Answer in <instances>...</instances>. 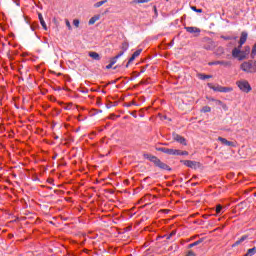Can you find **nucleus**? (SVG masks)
<instances>
[{"label":"nucleus","mask_w":256,"mask_h":256,"mask_svg":"<svg viewBox=\"0 0 256 256\" xmlns=\"http://www.w3.org/2000/svg\"><path fill=\"white\" fill-rule=\"evenodd\" d=\"M144 157H146V159H149V161L154 163L155 167H159V169H163L164 171H171V167L163 163L161 159L157 158L156 156L145 154Z\"/></svg>","instance_id":"f257e3e1"},{"label":"nucleus","mask_w":256,"mask_h":256,"mask_svg":"<svg viewBox=\"0 0 256 256\" xmlns=\"http://www.w3.org/2000/svg\"><path fill=\"white\" fill-rule=\"evenodd\" d=\"M240 69L245 73H256V61L250 60L247 62H243L240 65Z\"/></svg>","instance_id":"f03ea898"},{"label":"nucleus","mask_w":256,"mask_h":256,"mask_svg":"<svg viewBox=\"0 0 256 256\" xmlns=\"http://www.w3.org/2000/svg\"><path fill=\"white\" fill-rule=\"evenodd\" d=\"M236 85L239 87L240 91H243V93H250L252 89L251 84H249V81L247 80L237 81Z\"/></svg>","instance_id":"7ed1b4c3"},{"label":"nucleus","mask_w":256,"mask_h":256,"mask_svg":"<svg viewBox=\"0 0 256 256\" xmlns=\"http://www.w3.org/2000/svg\"><path fill=\"white\" fill-rule=\"evenodd\" d=\"M173 140L176 141V143H180V145L187 146V139L185 137L177 134L176 132L172 133Z\"/></svg>","instance_id":"20e7f679"},{"label":"nucleus","mask_w":256,"mask_h":256,"mask_svg":"<svg viewBox=\"0 0 256 256\" xmlns=\"http://www.w3.org/2000/svg\"><path fill=\"white\" fill-rule=\"evenodd\" d=\"M180 163H183L186 167H189L190 169H197V165L199 163L197 161H191V160H181Z\"/></svg>","instance_id":"39448f33"},{"label":"nucleus","mask_w":256,"mask_h":256,"mask_svg":"<svg viewBox=\"0 0 256 256\" xmlns=\"http://www.w3.org/2000/svg\"><path fill=\"white\" fill-rule=\"evenodd\" d=\"M157 151H161V153H165L166 155H175V149L157 147Z\"/></svg>","instance_id":"423d86ee"},{"label":"nucleus","mask_w":256,"mask_h":256,"mask_svg":"<svg viewBox=\"0 0 256 256\" xmlns=\"http://www.w3.org/2000/svg\"><path fill=\"white\" fill-rule=\"evenodd\" d=\"M208 65H223L224 67H231V61H214L209 62Z\"/></svg>","instance_id":"0eeeda50"},{"label":"nucleus","mask_w":256,"mask_h":256,"mask_svg":"<svg viewBox=\"0 0 256 256\" xmlns=\"http://www.w3.org/2000/svg\"><path fill=\"white\" fill-rule=\"evenodd\" d=\"M218 141H220L222 145H226L227 147H235V143L228 141L223 137H218Z\"/></svg>","instance_id":"6e6552de"},{"label":"nucleus","mask_w":256,"mask_h":256,"mask_svg":"<svg viewBox=\"0 0 256 256\" xmlns=\"http://www.w3.org/2000/svg\"><path fill=\"white\" fill-rule=\"evenodd\" d=\"M246 42H247V32H242L239 40V45H240L239 49H241V47H243V45H245Z\"/></svg>","instance_id":"1a4fd4ad"},{"label":"nucleus","mask_w":256,"mask_h":256,"mask_svg":"<svg viewBox=\"0 0 256 256\" xmlns=\"http://www.w3.org/2000/svg\"><path fill=\"white\" fill-rule=\"evenodd\" d=\"M185 30L187 33L195 34V33H201V29L197 27H185Z\"/></svg>","instance_id":"9d476101"},{"label":"nucleus","mask_w":256,"mask_h":256,"mask_svg":"<svg viewBox=\"0 0 256 256\" xmlns=\"http://www.w3.org/2000/svg\"><path fill=\"white\" fill-rule=\"evenodd\" d=\"M89 57L94 59V61H101V56L97 52H89Z\"/></svg>","instance_id":"9b49d317"},{"label":"nucleus","mask_w":256,"mask_h":256,"mask_svg":"<svg viewBox=\"0 0 256 256\" xmlns=\"http://www.w3.org/2000/svg\"><path fill=\"white\" fill-rule=\"evenodd\" d=\"M247 239H249L248 235H244L242 236L238 241H236L232 247H237V245H241V243H243V241H247Z\"/></svg>","instance_id":"f8f14e48"},{"label":"nucleus","mask_w":256,"mask_h":256,"mask_svg":"<svg viewBox=\"0 0 256 256\" xmlns=\"http://www.w3.org/2000/svg\"><path fill=\"white\" fill-rule=\"evenodd\" d=\"M99 19H101V16H100V15H95V16H93V17L89 20L88 24H89V25H95V22H96V21H99Z\"/></svg>","instance_id":"ddd939ff"},{"label":"nucleus","mask_w":256,"mask_h":256,"mask_svg":"<svg viewBox=\"0 0 256 256\" xmlns=\"http://www.w3.org/2000/svg\"><path fill=\"white\" fill-rule=\"evenodd\" d=\"M38 17H39V21H40L43 29H45V31H47V24L45 23V20L43 19V15L41 13H39Z\"/></svg>","instance_id":"4468645a"},{"label":"nucleus","mask_w":256,"mask_h":256,"mask_svg":"<svg viewBox=\"0 0 256 256\" xmlns=\"http://www.w3.org/2000/svg\"><path fill=\"white\" fill-rule=\"evenodd\" d=\"M240 53H241V50L239 48H234L232 50V57H234L235 59H239Z\"/></svg>","instance_id":"2eb2a0df"},{"label":"nucleus","mask_w":256,"mask_h":256,"mask_svg":"<svg viewBox=\"0 0 256 256\" xmlns=\"http://www.w3.org/2000/svg\"><path fill=\"white\" fill-rule=\"evenodd\" d=\"M123 52H119L115 57L110 59V63L111 65H115V63H117V59H119V57H122Z\"/></svg>","instance_id":"dca6fc26"},{"label":"nucleus","mask_w":256,"mask_h":256,"mask_svg":"<svg viewBox=\"0 0 256 256\" xmlns=\"http://www.w3.org/2000/svg\"><path fill=\"white\" fill-rule=\"evenodd\" d=\"M121 49H122V51H120V53H125V51H127V49H129V42H127V41H124L123 43H122V45H121Z\"/></svg>","instance_id":"f3484780"},{"label":"nucleus","mask_w":256,"mask_h":256,"mask_svg":"<svg viewBox=\"0 0 256 256\" xmlns=\"http://www.w3.org/2000/svg\"><path fill=\"white\" fill-rule=\"evenodd\" d=\"M201 243H203V238L197 240L196 242L189 244L188 245V249H192V247H197V245H201Z\"/></svg>","instance_id":"a211bd4d"},{"label":"nucleus","mask_w":256,"mask_h":256,"mask_svg":"<svg viewBox=\"0 0 256 256\" xmlns=\"http://www.w3.org/2000/svg\"><path fill=\"white\" fill-rule=\"evenodd\" d=\"M256 253V247L250 248L247 250V253L244 256H253Z\"/></svg>","instance_id":"6ab92c4d"},{"label":"nucleus","mask_w":256,"mask_h":256,"mask_svg":"<svg viewBox=\"0 0 256 256\" xmlns=\"http://www.w3.org/2000/svg\"><path fill=\"white\" fill-rule=\"evenodd\" d=\"M208 87H209L210 89H213V91H218L219 93H221V87H222V86H213V84L208 83Z\"/></svg>","instance_id":"aec40b11"},{"label":"nucleus","mask_w":256,"mask_h":256,"mask_svg":"<svg viewBox=\"0 0 256 256\" xmlns=\"http://www.w3.org/2000/svg\"><path fill=\"white\" fill-rule=\"evenodd\" d=\"M174 235H177V231H172L170 234H166L163 236V239H171V237H174Z\"/></svg>","instance_id":"412c9836"},{"label":"nucleus","mask_w":256,"mask_h":256,"mask_svg":"<svg viewBox=\"0 0 256 256\" xmlns=\"http://www.w3.org/2000/svg\"><path fill=\"white\" fill-rule=\"evenodd\" d=\"M229 91H233V89L229 87H223V86H221L220 88V93H229Z\"/></svg>","instance_id":"4be33fe9"},{"label":"nucleus","mask_w":256,"mask_h":256,"mask_svg":"<svg viewBox=\"0 0 256 256\" xmlns=\"http://www.w3.org/2000/svg\"><path fill=\"white\" fill-rule=\"evenodd\" d=\"M105 3H107V0H103V1L97 2V3L94 4V7L99 8L102 5H105Z\"/></svg>","instance_id":"5701e85b"},{"label":"nucleus","mask_w":256,"mask_h":256,"mask_svg":"<svg viewBox=\"0 0 256 256\" xmlns=\"http://www.w3.org/2000/svg\"><path fill=\"white\" fill-rule=\"evenodd\" d=\"M246 57L247 56H246L245 52L240 51V54L238 56L239 61H243V59H245Z\"/></svg>","instance_id":"b1692460"},{"label":"nucleus","mask_w":256,"mask_h":256,"mask_svg":"<svg viewBox=\"0 0 256 256\" xmlns=\"http://www.w3.org/2000/svg\"><path fill=\"white\" fill-rule=\"evenodd\" d=\"M141 51H143V50H142V49L136 50V51L132 54V56H134V58L137 59V57H139V56L141 55Z\"/></svg>","instance_id":"393cba45"},{"label":"nucleus","mask_w":256,"mask_h":256,"mask_svg":"<svg viewBox=\"0 0 256 256\" xmlns=\"http://www.w3.org/2000/svg\"><path fill=\"white\" fill-rule=\"evenodd\" d=\"M202 112H203V113H211V107H209V106H204V107L202 108Z\"/></svg>","instance_id":"a878e982"},{"label":"nucleus","mask_w":256,"mask_h":256,"mask_svg":"<svg viewBox=\"0 0 256 256\" xmlns=\"http://www.w3.org/2000/svg\"><path fill=\"white\" fill-rule=\"evenodd\" d=\"M222 210H223V206H221V204H218L216 206V214L219 215V213H221Z\"/></svg>","instance_id":"bb28decb"},{"label":"nucleus","mask_w":256,"mask_h":256,"mask_svg":"<svg viewBox=\"0 0 256 256\" xmlns=\"http://www.w3.org/2000/svg\"><path fill=\"white\" fill-rule=\"evenodd\" d=\"M134 59H136V58H135V56L132 55V56L129 58L127 64H126V68L129 67V65H131V63H133Z\"/></svg>","instance_id":"cd10ccee"},{"label":"nucleus","mask_w":256,"mask_h":256,"mask_svg":"<svg viewBox=\"0 0 256 256\" xmlns=\"http://www.w3.org/2000/svg\"><path fill=\"white\" fill-rule=\"evenodd\" d=\"M211 75H205V74H201L200 75V79H202L203 81H205V79H211Z\"/></svg>","instance_id":"c85d7f7f"},{"label":"nucleus","mask_w":256,"mask_h":256,"mask_svg":"<svg viewBox=\"0 0 256 256\" xmlns=\"http://www.w3.org/2000/svg\"><path fill=\"white\" fill-rule=\"evenodd\" d=\"M192 11H195L196 13H203V9H197V7L192 6L191 7Z\"/></svg>","instance_id":"c756f323"},{"label":"nucleus","mask_w":256,"mask_h":256,"mask_svg":"<svg viewBox=\"0 0 256 256\" xmlns=\"http://www.w3.org/2000/svg\"><path fill=\"white\" fill-rule=\"evenodd\" d=\"M151 0H133V3H149Z\"/></svg>","instance_id":"7c9ffc66"},{"label":"nucleus","mask_w":256,"mask_h":256,"mask_svg":"<svg viewBox=\"0 0 256 256\" xmlns=\"http://www.w3.org/2000/svg\"><path fill=\"white\" fill-rule=\"evenodd\" d=\"M73 25H74V27H79V19H74Z\"/></svg>","instance_id":"2f4dec72"},{"label":"nucleus","mask_w":256,"mask_h":256,"mask_svg":"<svg viewBox=\"0 0 256 256\" xmlns=\"http://www.w3.org/2000/svg\"><path fill=\"white\" fill-rule=\"evenodd\" d=\"M222 39H224L225 41H231V39H233L231 36H222Z\"/></svg>","instance_id":"473e14b6"},{"label":"nucleus","mask_w":256,"mask_h":256,"mask_svg":"<svg viewBox=\"0 0 256 256\" xmlns=\"http://www.w3.org/2000/svg\"><path fill=\"white\" fill-rule=\"evenodd\" d=\"M182 151L181 150H178V149H174V155H181Z\"/></svg>","instance_id":"72a5a7b5"},{"label":"nucleus","mask_w":256,"mask_h":256,"mask_svg":"<svg viewBox=\"0 0 256 256\" xmlns=\"http://www.w3.org/2000/svg\"><path fill=\"white\" fill-rule=\"evenodd\" d=\"M66 26L68 27L69 31H71L72 29L71 22H69L67 19H66Z\"/></svg>","instance_id":"f704fd0d"},{"label":"nucleus","mask_w":256,"mask_h":256,"mask_svg":"<svg viewBox=\"0 0 256 256\" xmlns=\"http://www.w3.org/2000/svg\"><path fill=\"white\" fill-rule=\"evenodd\" d=\"M186 256H195V252L194 251H189Z\"/></svg>","instance_id":"c9c22d12"},{"label":"nucleus","mask_w":256,"mask_h":256,"mask_svg":"<svg viewBox=\"0 0 256 256\" xmlns=\"http://www.w3.org/2000/svg\"><path fill=\"white\" fill-rule=\"evenodd\" d=\"M113 68V64H111V62L106 66V69H112Z\"/></svg>","instance_id":"e433bc0d"},{"label":"nucleus","mask_w":256,"mask_h":256,"mask_svg":"<svg viewBox=\"0 0 256 256\" xmlns=\"http://www.w3.org/2000/svg\"><path fill=\"white\" fill-rule=\"evenodd\" d=\"M223 51H224L223 48H221V47L218 48V53H219V55H221V53H223Z\"/></svg>","instance_id":"4c0bfd02"},{"label":"nucleus","mask_w":256,"mask_h":256,"mask_svg":"<svg viewBox=\"0 0 256 256\" xmlns=\"http://www.w3.org/2000/svg\"><path fill=\"white\" fill-rule=\"evenodd\" d=\"M209 217H211V215H209V214L203 215V218H204V219H209Z\"/></svg>","instance_id":"58836bf2"},{"label":"nucleus","mask_w":256,"mask_h":256,"mask_svg":"<svg viewBox=\"0 0 256 256\" xmlns=\"http://www.w3.org/2000/svg\"><path fill=\"white\" fill-rule=\"evenodd\" d=\"M131 105H135V102H130L126 105V107H131Z\"/></svg>","instance_id":"ea45409f"},{"label":"nucleus","mask_w":256,"mask_h":256,"mask_svg":"<svg viewBox=\"0 0 256 256\" xmlns=\"http://www.w3.org/2000/svg\"><path fill=\"white\" fill-rule=\"evenodd\" d=\"M181 155H189V152L188 151H182Z\"/></svg>","instance_id":"a19ab883"},{"label":"nucleus","mask_w":256,"mask_h":256,"mask_svg":"<svg viewBox=\"0 0 256 256\" xmlns=\"http://www.w3.org/2000/svg\"><path fill=\"white\" fill-rule=\"evenodd\" d=\"M136 113H137V111H134L131 113V115H133L134 117H137Z\"/></svg>","instance_id":"79ce46f5"},{"label":"nucleus","mask_w":256,"mask_h":256,"mask_svg":"<svg viewBox=\"0 0 256 256\" xmlns=\"http://www.w3.org/2000/svg\"><path fill=\"white\" fill-rule=\"evenodd\" d=\"M110 119H115V115L110 116Z\"/></svg>","instance_id":"37998d69"},{"label":"nucleus","mask_w":256,"mask_h":256,"mask_svg":"<svg viewBox=\"0 0 256 256\" xmlns=\"http://www.w3.org/2000/svg\"><path fill=\"white\" fill-rule=\"evenodd\" d=\"M195 185H197V183H192V187H195Z\"/></svg>","instance_id":"c03bdc74"},{"label":"nucleus","mask_w":256,"mask_h":256,"mask_svg":"<svg viewBox=\"0 0 256 256\" xmlns=\"http://www.w3.org/2000/svg\"><path fill=\"white\" fill-rule=\"evenodd\" d=\"M154 11H157V7L154 6Z\"/></svg>","instance_id":"a18cd8bd"},{"label":"nucleus","mask_w":256,"mask_h":256,"mask_svg":"<svg viewBox=\"0 0 256 256\" xmlns=\"http://www.w3.org/2000/svg\"><path fill=\"white\" fill-rule=\"evenodd\" d=\"M194 179H197V176H193Z\"/></svg>","instance_id":"49530a36"},{"label":"nucleus","mask_w":256,"mask_h":256,"mask_svg":"<svg viewBox=\"0 0 256 256\" xmlns=\"http://www.w3.org/2000/svg\"><path fill=\"white\" fill-rule=\"evenodd\" d=\"M218 103L221 104V101L219 100Z\"/></svg>","instance_id":"de8ad7c7"},{"label":"nucleus","mask_w":256,"mask_h":256,"mask_svg":"<svg viewBox=\"0 0 256 256\" xmlns=\"http://www.w3.org/2000/svg\"><path fill=\"white\" fill-rule=\"evenodd\" d=\"M254 197H256V192L254 193Z\"/></svg>","instance_id":"09e8293b"},{"label":"nucleus","mask_w":256,"mask_h":256,"mask_svg":"<svg viewBox=\"0 0 256 256\" xmlns=\"http://www.w3.org/2000/svg\"><path fill=\"white\" fill-rule=\"evenodd\" d=\"M166 1H169V0H166Z\"/></svg>","instance_id":"8fccbe9b"}]
</instances>
